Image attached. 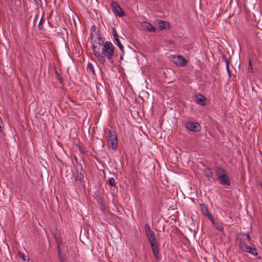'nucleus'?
I'll use <instances>...</instances> for the list:
<instances>
[{"mask_svg": "<svg viewBox=\"0 0 262 262\" xmlns=\"http://www.w3.org/2000/svg\"><path fill=\"white\" fill-rule=\"evenodd\" d=\"M93 49L95 56L102 64L105 62L106 57L112 63L113 62V57L114 55V48L110 41L104 43L100 37H98L93 43Z\"/></svg>", "mask_w": 262, "mask_h": 262, "instance_id": "1", "label": "nucleus"}, {"mask_svg": "<svg viewBox=\"0 0 262 262\" xmlns=\"http://www.w3.org/2000/svg\"><path fill=\"white\" fill-rule=\"evenodd\" d=\"M145 230L147 238L150 243L154 255L157 260H159L160 259V257L159 255V248L155 235V232L151 230L149 226L147 224L145 225Z\"/></svg>", "mask_w": 262, "mask_h": 262, "instance_id": "2", "label": "nucleus"}, {"mask_svg": "<svg viewBox=\"0 0 262 262\" xmlns=\"http://www.w3.org/2000/svg\"><path fill=\"white\" fill-rule=\"evenodd\" d=\"M244 237L239 239V246L243 251L252 254L253 255H257V252L255 249L247 245L246 242H248L250 241V236L248 233H243Z\"/></svg>", "mask_w": 262, "mask_h": 262, "instance_id": "3", "label": "nucleus"}, {"mask_svg": "<svg viewBox=\"0 0 262 262\" xmlns=\"http://www.w3.org/2000/svg\"><path fill=\"white\" fill-rule=\"evenodd\" d=\"M215 175L221 184L227 186L230 185L229 177L227 171L225 169L220 167H217L215 170Z\"/></svg>", "mask_w": 262, "mask_h": 262, "instance_id": "4", "label": "nucleus"}, {"mask_svg": "<svg viewBox=\"0 0 262 262\" xmlns=\"http://www.w3.org/2000/svg\"><path fill=\"white\" fill-rule=\"evenodd\" d=\"M104 132L107 139L108 146L116 150L118 146V140L115 132L108 129H105Z\"/></svg>", "mask_w": 262, "mask_h": 262, "instance_id": "5", "label": "nucleus"}, {"mask_svg": "<svg viewBox=\"0 0 262 262\" xmlns=\"http://www.w3.org/2000/svg\"><path fill=\"white\" fill-rule=\"evenodd\" d=\"M111 6L114 13L120 17H122L125 15V13L122 9L116 2L112 1L111 3Z\"/></svg>", "mask_w": 262, "mask_h": 262, "instance_id": "6", "label": "nucleus"}, {"mask_svg": "<svg viewBox=\"0 0 262 262\" xmlns=\"http://www.w3.org/2000/svg\"><path fill=\"white\" fill-rule=\"evenodd\" d=\"M186 127L191 132H196L200 130L201 126L197 122H187L186 124Z\"/></svg>", "mask_w": 262, "mask_h": 262, "instance_id": "7", "label": "nucleus"}, {"mask_svg": "<svg viewBox=\"0 0 262 262\" xmlns=\"http://www.w3.org/2000/svg\"><path fill=\"white\" fill-rule=\"evenodd\" d=\"M55 238L57 244L58 256H60L62 254H64L65 248L61 239L59 237L57 236H55Z\"/></svg>", "mask_w": 262, "mask_h": 262, "instance_id": "8", "label": "nucleus"}, {"mask_svg": "<svg viewBox=\"0 0 262 262\" xmlns=\"http://www.w3.org/2000/svg\"><path fill=\"white\" fill-rule=\"evenodd\" d=\"M173 62L178 66L182 67L186 63V60L182 56H174L172 57Z\"/></svg>", "mask_w": 262, "mask_h": 262, "instance_id": "9", "label": "nucleus"}, {"mask_svg": "<svg viewBox=\"0 0 262 262\" xmlns=\"http://www.w3.org/2000/svg\"><path fill=\"white\" fill-rule=\"evenodd\" d=\"M113 35L114 39H115V41L116 42V44L118 46L119 49L121 51H123V46L121 44V43L119 39V36L117 34V32H116V30L115 29V28H113Z\"/></svg>", "mask_w": 262, "mask_h": 262, "instance_id": "10", "label": "nucleus"}, {"mask_svg": "<svg viewBox=\"0 0 262 262\" xmlns=\"http://www.w3.org/2000/svg\"><path fill=\"white\" fill-rule=\"evenodd\" d=\"M142 27L150 32H153L156 30L151 24L146 21H144L142 23Z\"/></svg>", "mask_w": 262, "mask_h": 262, "instance_id": "11", "label": "nucleus"}, {"mask_svg": "<svg viewBox=\"0 0 262 262\" xmlns=\"http://www.w3.org/2000/svg\"><path fill=\"white\" fill-rule=\"evenodd\" d=\"M195 102L199 104L204 105L206 103V98L203 95L199 94L196 96Z\"/></svg>", "mask_w": 262, "mask_h": 262, "instance_id": "12", "label": "nucleus"}, {"mask_svg": "<svg viewBox=\"0 0 262 262\" xmlns=\"http://www.w3.org/2000/svg\"><path fill=\"white\" fill-rule=\"evenodd\" d=\"M200 209H201V211L202 213L204 215L207 216L209 219V215H212L209 212L208 208H207V207L206 205H203V204L201 205V206H200Z\"/></svg>", "mask_w": 262, "mask_h": 262, "instance_id": "13", "label": "nucleus"}, {"mask_svg": "<svg viewBox=\"0 0 262 262\" xmlns=\"http://www.w3.org/2000/svg\"><path fill=\"white\" fill-rule=\"evenodd\" d=\"M209 220H210V221L211 222L212 224L214 225V226L217 230H219L220 231L223 230V228L221 224L215 222L214 221V220H213V216L212 215H209Z\"/></svg>", "mask_w": 262, "mask_h": 262, "instance_id": "14", "label": "nucleus"}, {"mask_svg": "<svg viewBox=\"0 0 262 262\" xmlns=\"http://www.w3.org/2000/svg\"><path fill=\"white\" fill-rule=\"evenodd\" d=\"M205 175L208 178H211L212 177L213 173L209 168H207L205 170Z\"/></svg>", "mask_w": 262, "mask_h": 262, "instance_id": "15", "label": "nucleus"}, {"mask_svg": "<svg viewBox=\"0 0 262 262\" xmlns=\"http://www.w3.org/2000/svg\"><path fill=\"white\" fill-rule=\"evenodd\" d=\"M158 25L159 29L162 30L165 28L166 23L165 21L160 20L159 21Z\"/></svg>", "mask_w": 262, "mask_h": 262, "instance_id": "16", "label": "nucleus"}, {"mask_svg": "<svg viewBox=\"0 0 262 262\" xmlns=\"http://www.w3.org/2000/svg\"><path fill=\"white\" fill-rule=\"evenodd\" d=\"M83 178V176L81 174H77L76 176V180L79 181H82Z\"/></svg>", "mask_w": 262, "mask_h": 262, "instance_id": "17", "label": "nucleus"}, {"mask_svg": "<svg viewBox=\"0 0 262 262\" xmlns=\"http://www.w3.org/2000/svg\"><path fill=\"white\" fill-rule=\"evenodd\" d=\"M108 184L111 186H114L115 185V179L114 178H111L108 181Z\"/></svg>", "mask_w": 262, "mask_h": 262, "instance_id": "18", "label": "nucleus"}, {"mask_svg": "<svg viewBox=\"0 0 262 262\" xmlns=\"http://www.w3.org/2000/svg\"><path fill=\"white\" fill-rule=\"evenodd\" d=\"M88 68L93 73L95 74L94 68L91 63H88Z\"/></svg>", "mask_w": 262, "mask_h": 262, "instance_id": "19", "label": "nucleus"}, {"mask_svg": "<svg viewBox=\"0 0 262 262\" xmlns=\"http://www.w3.org/2000/svg\"><path fill=\"white\" fill-rule=\"evenodd\" d=\"M60 262H65V257L64 254H62L61 256H59Z\"/></svg>", "mask_w": 262, "mask_h": 262, "instance_id": "20", "label": "nucleus"}, {"mask_svg": "<svg viewBox=\"0 0 262 262\" xmlns=\"http://www.w3.org/2000/svg\"><path fill=\"white\" fill-rule=\"evenodd\" d=\"M226 67H227V71H228L229 74H230L229 70V62L227 59H226Z\"/></svg>", "mask_w": 262, "mask_h": 262, "instance_id": "21", "label": "nucleus"}, {"mask_svg": "<svg viewBox=\"0 0 262 262\" xmlns=\"http://www.w3.org/2000/svg\"><path fill=\"white\" fill-rule=\"evenodd\" d=\"M249 67H250L249 69V71L251 72H252V66H251V61H249Z\"/></svg>", "mask_w": 262, "mask_h": 262, "instance_id": "22", "label": "nucleus"}, {"mask_svg": "<svg viewBox=\"0 0 262 262\" xmlns=\"http://www.w3.org/2000/svg\"><path fill=\"white\" fill-rule=\"evenodd\" d=\"M42 20L41 19L39 24H38V28L41 29V24Z\"/></svg>", "mask_w": 262, "mask_h": 262, "instance_id": "23", "label": "nucleus"}, {"mask_svg": "<svg viewBox=\"0 0 262 262\" xmlns=\"http://www.w3.org/2000/svg\"><path fill=\"white\" fill-rule=\"evenodd\" d=\"M36 3H38V2H40V0H34Z\"/></svg>", "mask_w": 262, "mask_h": 262, "instance_id": "24", "label": "nucleus"}, {"mask_svg": "<svg viewBox=\"0 0 262 262\" xmlns=\"http://www.w3.org/2000/svg\"><path fill=\"white\" fill-rule=\"evenodd\" d=\"M23 256H24V255H23V254H20L19 255V256H20V257H23Z\"/></svg>", "mask_w": 262, "mask_h": 262, "instance_id": "25", "label": "nucleus"}, {"mask_svg": "<svg viewBox=\"0 0 262 262\" xmlns=\"http://www.w3.org/2000/svg\"><path fill=\"white\" fill-rule=\"evenodd\" d=\"M261 186L262 187V184H261Z\"/></svg>", "mask_w": 262, "mask_h": 262, "instance_id": "26", "label": "nucleus"}]
</instances>
